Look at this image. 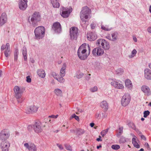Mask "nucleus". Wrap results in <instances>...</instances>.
I'll use <instances>...</instances> for the list:
<instances>
[{
	"instance_id": "1",
	"label": "nucleus",
	"mask_w": 151,
	"mask_h": 151,
	"mask_svg": "<svg viewBox=\"0 0 151 151\" xmlns=\"http://www.w3.org/2000/svg\"><path fill=\"white\" fill-rule=\"evenodd\" d=\"M91 51L90 46L88 44L84 43L79 47L77 52L78 57L80 59L84 60L89 55Z\"/></svg>"
},
{
	"instance_id": "2",
	"label": "nucleus",
	"mask_w": 151,
	"mask_h": 151,
	"mask_svg": "<svg viewBox=\"0 0 151 151\" xmlns=\"http://www.w3.org/2000/svg\"><path fill=\"white\" fill-rule=\"evenodd\" d=\"M89 9L87 6H85L83 8L82 10L80 13V17L82 21L81 24L83 28H86L87 25L86 24V19L88 18L89 15Z\"/></svg>"
},
{
	"instance_id": "3",
	"label": "nucleus",
	"mask_w": 151,
	"mask_h": 151,
	"mask_svg": "<svg viewBox=\"0 0 151 151\" xmlns=\"http://www.w3.org/2000/svg\"><path fill=\"white\" fill-rule=\"evenodd\" d=\"M25 90L24 87H19L18 86H15L14 88L15 97L17 99L18 103H21L23 101V99L21 98L22 95Z\"/></svg>"
},
{
	"instance_id": "4",
	"label": "nucleus",
	"mask_w": 151,
	"mask_h": 151,
	"mask_svg": "<svg viewBox=\"0 0 151 151\" xmlns=\"http://www.w3.org/2000/svg\"><path fill=\"white\" fill-rule=\"evenodd\" d=\"M45 32V29L43 27L40 26L37 27L34 31L35 38L37 40L42 39L44 36Z\"/></svg>"
},
{
	"instance_id": "5",
	"label": "nucleus",
	"mask_w": 151,
	"mask_h": 151,
	"mask_svg": "<svg viewBox=\"0 0 151 151\" xmlns=\"http://www.w3.org/2000/svg\"><path fill=\"white\" fill-rule=\"evenodd\" d=\"M96 44L98 46L102 47L104 50H108L110 49V46L109 43L104 39H98L96 42Z\"/></svg>"
},
{
	"instance_id": "6",
	"label": "nucleus",
	"mask_w": 151,
	"mask_h": 151,
	"mask_svg": "<svg viewBox=\"0 0 151 151\" xmlns=\"http://www.w3.org/2000/svg\"><path fill=\"white\" fill-rule=\"evenodd\" d=\"M41 19V16L38 12H35L32 15L31 21L32 25L33 27L37 25V22L40 21Z\"/></svg>"
},
{
	"instance_id": "7",
	"label": "nucleus",
	"mask_w": 151,
	"mask_h": 151,
	"mask_svg": "<svg viewBox=\"0 0 151 151\" xmlns=\"http://www.w3.org/2000/svg\"><path fill=\"white\" fill-rule=\"evenodd\" d=\"M131 97L129 93H126L122 96L121 100V104L123 106L128 105L131 100Z\"/></svg>"
},
{
	"instance_id": "8",
	"label": "nucleus",
	"mask_w": 151,
	"mask_h": 151,
	"mask_svg": "<svg viewBox=\"0 0 151 151\" xmlns=\"http://www.w3.org/2000/svg\"><path fill=\"white\" fill-rule=\"evenodd\" d=\"M78 35V29L77 28L73 27L70 30V38L71 40H76Z\"/></svg>"
},
{
	"instance_id": "9",
	"label": "nucleus",
	"mask_w": 151,
	"mask_h": 151,
	"mask_svg": "<svg viewBox=\"0 0 151 151\" xmlns=\"http://www.w3.org/2000/svg\"><path fill=\"white\" fill-rule=\"evenodd\" d=\"M33 126L34 131L37 133L41 132L43 128L45 126V125L42 126L41 123L39 122H36Z\"/></svg>"
},
{
	"instance_id": "10",
	"label": "nucleus",
	"mask_w": 151,
	"mask_h": 151,
	"mask_svg": "<svg viewBox=\"0 0 151 151\" xmlns=\"http://www.w3.org/2000/svg\"><path fill=\"white\" fill-rule=\"evenodd\" d=\"M72 9L71 8L62 7L61 9L62 11L61 15L64 18L68 17L70 13L72 11Z\"/></svg>"
},
{
	"instance_id": "11",
	"label": "nucleus",
	"mask_w": 151,
	"mask_h": 151,
	"mask_svg": "<svg viewBox=\"0 0 151 151\" xmlns=\"http://www.w3.org/2000/svg\"><path fill=\"white\" fill-rule=\"evenodd\" d=\"M10 143L7 141H2L1 143L0 147L2 151H9Z\"/></svg>"
},
{
	"instance_id": "12",
	"label": "nucleus",
	"mask_w": 151,
	"mask_h": 151,
	"mask_svg": "<svg viewBox=\"0 0 151 151\" xmlns=\"http://www.w3.org/2000/svg\"><path fill=\"white\" fill-rule=\"evenodd\" d=\"M8 131L6 129L2 130L0 133V139L3 141L6 139L9 136Z\"/></svg>"
},
{
	"instance_id": "13",
	"label": "nucleus",
	"mask_w": 151,
	"mask_h": 151,
	"mask_svg": "<svg viewBox=\"0 0 151 151\" xmlns=\"http://www.w3.org/2000/svg\"><path fill=\"white\" fill-rule=\"evenodd\" d=\"M93 55L95 56H101L104 53V50L101 47L94 48L92 52Z\"/></svg>"
},
{
	"instance_id": "14",
	"label": "nucleus",
	"mask_w": 151,
	"mask_h": 151,
	"mask_svg": "<svg viewBox=\"0 0 151 151\" xmlns=\"http://www.w3.org/2000/svg\"><path fill=\"white\" fill-rule=\"evenodd\" d=\"M52 28L56 32L60 33L61 31V25L60 23L58 22L53 24Z\"/></svg>"
},
{
	"instance_id": "15",
	"label": "nucleus",
	"mask_w": 151,
	"mask_h": 151,
	"mask_svg": "<svg viewBox=\"0 0 151 151\" xmlns=\"http://www.w3.org/2000/svg\"><path fill=\"white\" fill-rule=\"evenodd\" d=\"M38 109V108L34 105L30 106L27 108L26 110V113L28 114L36 112Z\"/></svg>"
},
{
	"instance_id": "16",
	"label": "nucleus",
	"mask_w": 151,
	"mask_h": 151,
	"mask_svg": "<svg viewBox=\"0 0 151 151\" xmlns=\"http://www.w3.org/2000/svg\"><path fill=\"white\" fill-rule=\"evenodd\" d=\"M24 145L30 151H36L37 150L36 146L33 143H31L29 145L27 143H26Z\"/></svg>"
},
{
	"instance_id": "17",
	"label": "nucleus",
	"mask_w": 151,
	"mask_h": 151,
	"mask_svg": "<svg viewBox=\"0 0 151 151\" xmlns=\"http://www.w3.org/2000/svg\"><path fill=\"white\" fill-rule=\"evenodd\" d=\"M7 16L6 14L3 13L0 17V26H2L7 21Z\"/></svg>"
},
{
	"instance_id": "18",
	"label": "nucleus",
	"mask_w": 151,
	"mask_h": 151,
	"mask_svg": "<svg viewBox=\"0 0 151 151\" xmlns=\"http://www.w3.org/2000/svg\"><path fill=\"white\" fill-rule=\"evenodd\" d=\"M97 35L94 32H89L88 34L87 38L90 41L94 40L97 38Z\"/></svg>"
},
{
	"instance_id": "19",
	"label": "nucleus",
	"mask_w": 151,
	"mask_h": 151,
	"mask_svg": "<svg viewBox=\"0 0 151 151\" xmlns=\"http://www.w3.org/2000/svg\"><path fill=\"white\" fill-rule=\"evenodd\" d=\"M142 91L145 95L149 96L151 94V91L148 86L145 85L143 86L141 88Z\"/></svg>"
},
{
	"instance_id": "20",
	"label": "nucleus",
	"mask_w": 151,
	"mask_h": 151,
	"mask_svg": "<svg viewBox=\"0 0 151 151\" xmlns=\"http://www.w3.org/2000/svg\"><path fill=\"white\" fill-rule=\"evenodd\" d=\"M111 84L115 88L118 89H123L124 88V86L122 84L115 81L111 82Z\"/></svg>"
},
{
	"instance_id": "21",
	"label": "nucleus",
	"mask_w": 151,
	"mask_h": 151,
	"mask_svg": "<svg viewBox=\"0 0 151 151\" xmlns=\"http://www.w3.org/2000/svg\"><path fill=\"white\" fill-rule=\"evenodd\" d=\"M145 77L147 80H151V70L149 69H145L144 70Z\"/></svg>"
},
{
	"instance_id": "22",
	"label": "nucleus",
	"mask_w": 151,
	"mask_h": 151,
	"mask_svg": "<svg viewBox=\"0 0 151 151\" xmlns=\"http://www.w3.org/2000/svg\"><path fill=\"white\" fill-rule=\"evenodd\" d=\"M18 5L19 9L23 11L25 10L27 7V4L23 2L19 1Z\"/></svg>"
},
{
	"instance_id": "23",
	"label": "nucleus",
	"mask_w": 151,
	"mask_h": 151,
	"mask_svg": "<svg viewBox=\"0 0 151 151\" xmlns=\"http://www.w3.org/2000/svg\"><path fill=\"white\" fill-rule=\"evenodd\" d=\"M100 106L105 111H107L109 108L108 104L105 101H103L100 103Z\"/></svg>"
},
{
	"instance_id": "24",
	"label": "nucleus",
	"mask_w": 151,
	"mask_h": 151,
	"mask_svg": "<svg viewBox=\"0 0 151 151\" xmlns=\"http://www.w3.org/2000/svg\"><path fill=\"white\" fill-rule=\"evenodd\" d=\"M66 67V64L65 63H64L60 71V75L61 77H64L65 76Z\"/></svg>"
},
{
	"instance_id": "25",
	"label": "nucleus",
	"mask_w": 151,
	"mask_h": 151,
	"mask_svg": "<svg viewBox=\"0 0 151 151\" xmlns=\"http://www.w3.org/2000/svg\"><path fill=\"white\" fill-rule=\"evenodd\" d=\"M125 85L128 88L131 89L132 88L133 85L131 81L129 79H126L125 81Z\"/></svg>"
},
{
	"instance_id": "26",
	"label": "nucleus",
	"mask_w": 151,
	"mask_h": 151,
	"mask_svg": "<svg viewBox=\"0 0 151 151\" xmlns=\"http://www.w3.org/2000/svg\"><path fill=\"white\" fill-rule=\"evenodd\" d=\"M51 3L54 8H58L60 7L59 0H50Z\"/></svg>"
},
{
	"instance_id": "27",
	"label": "nucleus",
	"mask_w": 151,
	"mask_h": 151,
	"mask_svg": "<svg viewBox=\"0 0 151 151\" xmlns=\"http://www.w3.org/2000/svg\"><path fill=\"white\" fill-rule=\"evenodd\" d=\"M37 73L39 76L42 78H44L45 77V72L44 70L42 69L38 70L37 71Z\"/></svg>"
},
{
	"instance_id": "28",
	"label": "nucleus",
	"mask_w": 151,
	"mask_h": 151,
	"mask_svg": "<svg viewBox=\"0 0 151 151\" xmlns=\"http://www.w3.org/2000/svg\"><path fill=\"white\" fill-rule=\"evenodd\" d=\"M22 52L24 58V60L25 61H26L27 59V49L25 47H23L22 49Z\"/></svg>"
},
{
	"instance_id": "29",
	"label": "nucleus",
	"mask_w": 151,
	"mask_h": 151,
	"mask_svg": "<svg viewBox=\"0 0 151 151\" xmlns=\"http://www.w3.org/2000/svg\"><path fill=\"white\" fill-rule=\"evenodd\" d=\"M134 137L132 139V143L133 144L134 146L135 147L137 148H139V144H138L137 142L136 141L135 138H136V137L134 135Z\"/></svg>"
},
{
	"instance_id": "30",
	"label": "nucleus",
	"mask_w": 151,
	"mask_h": 151,
	"mask_svg": "<svg viewBox=\"0 0 151 151\" xmlns=\"http://www.w3.org/2000/svg\"><path fill=\"white\" fill-rule=\"evenodd\" d=\"M118 34L117 32H114L111 34L112 41H115L117 40Z\"/></svg>"
},
{
	"instance_id": "31",
	"label": "nucleus",
	"mask_w": 151,
	"mask_h": 151,
	"mask_svg": "<svg viewBox=\"0 0 151 151\" xmlns=\"http://www.w3.org/2000/svg\"><path fill=\"white\" fill-rule=\"evenodd\" d=\"M76 134L78 135H81L83 134L85 132V131L83 129L80 128H77L76 129Z\"/></svg>"
},
{
	"instance_id": "32",
	"label": "nucleus",
	"mask_w": 151,
	"mask_h": 151,
	"mask_svg": "<svg viewBox=\"0 0 151 151\" xmlns=\"http://www.w3.org/2000/svg\"><path fill=\"white\" fill-rule=\"evenodd\" d=\"M55 93L58 96H61L62 95V91L59 89L56 88L54 91Z\"/></svg>"
},
{
	"instance_id": "33",
	"label": "nucleus",
	"mask_w": 151,
	"mask_h": 151,
	"mask_svg": "<svg viewBox=\"0 0 151 151\" xmlns=\"http://www.w3.org/2000/svg\"><path fill=\"white\" fill-rule=\"evenodd\" d=\"M127 125L129 127L131 128L132 129L135 130L136 131L138 130L137 129H136L135 125L132 122H129L128 123Z\"/></svg>"
},
{
	"instance_id": "34",
	"label": "nucleus",
	"mask_w": 151,
	"mask_h": 151,
	"mask_svg": "<svg viewBox=\"0 0 151 151\" xmlns=\"http://www.w3.org/2000/svg\"><path fill=\"white\" fill-rule=\"evenodd\" d=\"M123 127H119V132L117 134V137L120 136L123 132Z\"/></svg>"
},
{
	"instance_id": "35",
	"label": "nucleus",
	"mask_w": 151,
	"mask_h": 151,
	"mask_svg": "<svg viewBox=\"0 0 151 151\" xmlns=\"http://www.w3.org/2000/svg\"><path fill=\"white\" fill-rule=\"evenodd\" d=\"M137 53V51L135 49L133 50L132 52L131 55L129 56V58H131L134 57L136 55Z\"/></svg>"
},
{
	"instance_id": "36",
	"label": "nucleus",
	"mask_w": 151,
	"mask_h": 151,
	"mask_svg": "<svg viewBox=\"0 0 151 151\" xmlns=\"http://www.w3.org/2000/svg\"><path fill=\"white\" fill-rule=\"evenodd\" d=\"M4 53L5 56L6 58L8 57L10 54V49H5Z\"/></svg>"
},
{
	"instance_id": "37",
	"label": "nucleus",
	"mask_w": 151,
	"mask_h": 151,
	"mask_svg": "<svg viewBox=\"0 0 151 151\" xmlns=\"http://www.w3.org/2000/svg\"><path fill=\"white\" fill-rule=\"evenodd\" d=\"M109 129L108 128L102 131L101 132V135L103 137L108 132Z\"/></svg>"
},
{
	"instance_id": "38",
	"label": "nucleus",
	"mask_w": 151,
	"mask_h": 151,
	"mask_svg": "<svg viewBox=\"0 0 151 151\" xmlns=\"http://www.w3.org/2000/svg\"><path fill=\"white\" fill-rule=\"evenodd\" d=\"M18 51L17 50H15L14 53V60L15 61H17V59Z\"/></svg>"
},
{
	"instance_id": "39",
	"label": "nucleus",
	"mask_w": 151,
	"mask_h": 151,
	"mask_svg": "<svg viewBox=\"0 0 151 151\" xmlns=\"http://www.w3.org/2000/svg\"><path fill=\"white\" fill-rule=\"evenodd\" d=\"M63 77H57L56 79L60 83H63L65 81V80L63 78Z\"/></svg>"
},
{
	"instance_id": "40",
	"label": "nucleus",
	"mask_w": 151,
	"mask_h": 151,
	"mask_svg": "<svg viewBox=\"0 0 151 151\" xmlns=\"http://www.w3.org/2000/svg\"><path fill=\"white\" fill-rule=\"evenodd\" d=\"M119 145H113L111 146V148L113 149L117 150L120 148Z\"/></svg>"
},
{
	"instance_id": "41",
	"label": "nucleus",
	"mask_w": 151,
	"mask_h": 151,
	"mask_svg": "<svg viewBox=\"0 0 151 151\" xmlns=\"http://www.w3.org/2000/svg\"><path fill=\"white\" fill-rule=\"evenodd\" d=\"M101 28L104 30L107 31H110L111 29L108 28L107 26H104V25H102Z\"/></svg>"
},
{
	"instance_id": "42",
	"label": "nucleus",
	"mask_w": 151,
	"mask_h": 151,
	"mask_svg": "<svg viewBox=\"0 0 151 151\" xmlns=\"http://www.w3.org/2000/svg\"><path fill=\"white\" fill-rule=\"evenodd\" d=\"M126 141V139L124 137H122L119 139V142L120 143H124Z\"/></svg>"
},
{
	"instance_id": "43",
	"label": "nucleus",
	"mask_w": 151,
	"mask_h": 151,
	"mask_svg": "<svg viewBox=\"0 0 151 151\" xmlns=\"http://www.w3.org/2000/svg\"><path fill=\"white\" fill-rule=\"evenodd\" d=\"M98 88L97 86H95L90 89V91L92 92H94L97 91Z\"/></svg>"
},
{
	"instance_id": "44",
	"label": "nucleus",
	"mask_w": 151,
	"mask_h": 151,
	"mask_svg": "<svg viewBox=\"0 0 151 151\" xmlns=\"http://www.w3.org/2000/svg\"><path fill=\"white\" fill-rule=\"evenodd\" d=\"M150 113V112L148 110L145 111L144 112V117L146 118L149 114Z\"/></svg>"
},
{
	"instance_id": "45",
	"label": "nucleus",
	"mask_w": 151,
	"mask_h": 151,
	"mask_svg": "<svg viewBox=\"0 0 151 151\" xmlns=\"http://www.w3.org/2000/svg\"><path fill=\"white\" fill-rule=\"evenodd\" d=\"M65 147L66 149L68 150H71L72 148L71 146L67 144H65Z\"/></svg>"
},
{
	"instance_id": "46",
	"label": "nucleus",
	"mask_w": 151,
	"mask_h": 151,
	"mask_svg": "<svg viewBox=\"0 0 151 151\" xmlns=\"http://www.w3.org/2000/svg\"><path fill=\"white\" fill-rule=\"evenodd\" d=\"M72 118H74L77 121H79V118L78 116H76L75 114H73L72 116Z\"/></svg>"
},
{
	"instance_id": "47",
	"label": "nucleus",
	"mask_w": 151,
	"mask_h": 151,
	"mask_svg": "<svg viewBox=\"0 0 151 151\" xmlns=\"http://www.w3.org/2000/svg\"><path fill=\"white\" fill-rule=\"evenodd\" d=\"M51 74L52 76L54 78L56 79L58 77V76L57 75L56 73L54 72H52L51 73Z\"/></svg>"
},
{
	"instance_id": "48",
	"label": "nucleus",
	"mask_w": 151,
	"mask_h": 151,
	"mask_svg": "<svg viewBox=\"0 0 151 151\" xmlns=\"http://www.w3.org/2000/svg\"><path fill=\"white\" fill-rule=\"evenodd\" d=\"M83 73H81L79 74H77L76 77L78 78H80L83 76Z\"/></svg>"
},
{
	"instance_id": "49",
	"label": "nucleus",
	"mask_w": 151,
	"mask_h": 151,
	"mask_svg": "<svg viewBox=\"0 0 151 151\" xmlns=\"http://www.w3.org/2000/svg\"><path fill=\"white\" fill-rule=\"evenodd\" d=\"M58 115H52L50 116H49L48 117L50 118H51L53 119H56L58 117Z\"/></svg>"
},
{
	"instance_id": "50",
	"label": "nucleus",
	"mask_w": 151,
	"mask_h": 151,
	"mask_svg": "<svg viewBox=\"0 0 151 151\" xmlns=\"http://www.w3.org/2000/svg\"><path fill=\"white\" fill-rule=\"evenodd\" d=\"M26 81L28 83H30L31 81V79L29 76H27L26 77Z\"/></svg>"
},
{
	"instance_id": "51",
	"label": "nucleus",
	"mask_w": 151,
	"mask_h": 151,
	"mask_svg": "<svg viewBox=\"0 0 151 151\" xmlns=\"http://www.w3.org/2000/svg\"><path fill=\"white\" fill-rule=\"evenodd\" d=\"M5 46V47L6 49H10L9 44V43H6Z\"/></svg>"
},
{
	"instance_id": "52",
	"label": "nucleus",
	"mask_w": 151,
	"mask_h": 151,
	"mask_svg": "<svg viewBox=\"0 0 151 151\" xmlns=\"http://www.w3.org/2000/svg\"><path fill=\"white\" fill-rule=\"evenodd\" d=\"M106 38L109 40L112 41L111 37L109 35H108L106 36Z\"/></svg>"
},
{
	"instance_id": "53",
	"label": "nucleus",
	"mask_w": 151,
	"mask_h": 151,
	"mask_svg": "<svg viewBox=\"0 0 151 151\" xmlns=\"http://www.w3.org/2000/svg\"><path fill=\"white\" fill-rule=\"evenodd\" d=\"M96 26V25L93 23H92L91 24V28L92 29H93L95 28V27Z\"/></svg>"
},
{
	"instance_id": "54",
	"label": "nucleus",
	"mask_w": 151,
	"mask_h": 151,
	"mask_svg": "<svg viewBox=\"0 0 151 151\" xmlns=\"http://www.w3.org/2000/svg\"><path fill=\"white\" fill-rule=\"evenodd\" d=\"M101 114L100 113H97L95 116L96 118L99 119L100 117Z\"/></svg>"
},
{
	"instance_id": "55",
	"label": "nucleus",
	"mask_w": 151,
	"mask_h": 151,
	"mask_svg": "<svg viewBox=\"0 0 151 151\" xmlns=\"http://www.w3.org/2000/svg\"><path fill=\"white\" fill-rule=\"evenodd\" d=\"M144 146H145V147L147 148L148 149H150L149 144L147 143V142L145 143L144 144Z\"/></svg>"
},
{
	"instance_id": "56",
	"label": "nucleus",
	"mask_w": 151,
	"mask_h": 151,
	"mask_svg": "<svg viewBox=\"0 0 151 151\" xmlns=\"http://www.w3.org/2000/svg\"><path fill=\"white\" fill-rule=\"evenodd\" d=\"M57 146H58V147H59V148L60 149V150H62L63 149V148L62 147V146L61 145H59V144H57Z\"/></svg>"
},
{
	"instance_id": "57",
	"label": "nucleus",
	"mask_w": 151,
	"mask_h": 151,
	"mask_svg": "<svg viewBox=\"0 0 151 151\" xmlns=\"http://www.w3.org/2000/svg\"><path fill=\"white\" fill-rule=\"evenodd\" d=\"M141 138L142 139L145 140H146V137H145L144 135H142L141 136Z\"/></svg>"
},
{
	"instance_id": "58",
	"label": "nucleus",
	"mask_w": 151,
	"mask_h": 151,
	"mask_svg": "<svg viewBox=\"0 0 151 151\" xmlns=\"http://www.w3.org/2000/svg\"><path fill=\"white\" fill-rule=\"evenodd\" d=\"M148 32L151 34V27H149L147 29Z\"/></svg>"
},
{
	"instance_id": "59",
	"label": "nucleus",
	"mask_w": 151,
	"mask_h": 151,
	"mask_svg": "<svg viewBox=\"0 0 151 151\" xmlns=\"http://www.w3.org/2000/svg\"><path fill=\"white\" fill-rule=\"evenodd\" d=\"M5 48V45H3L1 47V50H3Z\"/></svg>"
},
{
	"instance_id": "60",
	"label": "nucleus",
	"mask_w": 151,
	"mask_h": 151,
	"mask_svg": "<svg viewBox=\"0 0 151 151\" xmlns=\"http://www.w3.org/2000/svg\"><path fill=\"white\" fill-rule=\"evenodd\" d=\"M19 1L27 3L28 0H19Z\"/></svg>"
},
{
	"instance_id": "61",
	"label": "nucleus",
	"mask_w": 151,
	"mask_h": 151,
	"mask_svg": "<svg viewBox=\"0 0 151 151\" xmlns=\"http://www.w3.org/2000/svg\"><path fill=\"white\" fill-rule=\"evenodd\" d=\"M101 136H99V138H97V139H96V140L97 141H102V140L101 139Z\"/></svg>"
},
{
	"instance_id": "62",
	"label": "nucleus",
	"mask_w": 151,
	"mask_h": 151,
	"mask_svg": "<svg viewBox=\"0 0 151 151\" xmlns=\"http://www.w3.org/2000/svg\"><path fill=\"white\" fill-rule=\"evenodd\" d=\"M94 123H91L90 124V126L92 127H93V126H94Z\"/></svg>"
},
{
	"instance_id": "63",
	"label": "nucleus",
	"mask_w": 151,
	"mask_h": 151,
	"mask_svg": "<svg viewBox=\"0 0 151 151\" xmlns=\"http://www.w3.org/2000/svg\"><path fill=\"white\" fill-rule=\"evenodd\" d=\"M70 131L72 133H74L75 132V131L74 130V129H71L70 130Z\"/></svg>"
},
{
	"instance_id": "64",
	"label": "nucleus",
	"mask_w": 151,
	"mask_h": 151,
	"mask_svg": "<svg viewBox=\"0 0 151 151\" xmlns=\"http://www.w3.org/2000/svg\"><path fill=\"white\" fill-rule=\"evenodd\" d=\"M149 10L150 13H151V5H150L149 8Z\"/></svg>"
}]
</instances>
